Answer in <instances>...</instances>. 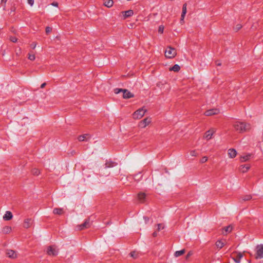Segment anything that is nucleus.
Listing matches in <instances>:
<instances>
[{"label":"nucleus","instance_id":"obj_14","mask_svg":"<svg viewBox=\"0 0 263 263\" xmlns=\"http://www.w3.org/2000/svg\"><path fill=\"white\" fill-rule=\"evenodd\" d=\"M228 154L230 158H234L237 155V152L234 148H230L228 151Z\"/></svg>","mask_w":263,"mask_h":263},{"label":"nucleus","instance_id":"obj_3","mask_svg":"<svg viewBox=\"0 0 263 263\" xmlns=\"http://www.w3.org/2000/svg\"><path fill=\"white\" fill-rule=\"evenodd\" d=\"M177 55V51L175 48H173L171 46L167 47L165 51V56L166 58L168 59H172L175 57Z\"/></svg>","mask_w":263,"mask_h":263},{"label":"nucleus","instance_id":"obj_37","mask_svg":"<svg viewBox=\"0 0 263 263\" xmlns=\"http://www.w3.org/2000/svg\"><path fill=\"white\" fill-rule=\"evenodd\" d=\"M190 155L192 156H197V153L195 151L193 150V151H191L190 152Z\"/></svg>","mask_w":263,"mask_h":263},{"label":"nucleus","instance_id":"obj_2","mask_svg":"<svg viewBox=\"0 0 263 263\" xmlns=\"http://www.w3.org/2000/svg\"><path fill=\"white\" fill-rule=\"evenodd\" d=\"M146 111L143 107L139 108L133 114V118L135 120L140 119L144 116Z\"/></svg>","mask_w":263,"mask_h":263},{"label":"nucleus","instance_id":"obj_47","mask_svg":"<svg viewBox=\"0 0 263 263\" xmlns=\"http://www.w3.org/2000/svg\"><path fill=\"white\" fill-rule=\"evenodd\" d=\"M241 28V26L240 25H237V30L240 29Z\"/></svg>","mask_w":263,"mask_h":263},{"label":"nucleus","instance_id":"obj_20","mask_svg":"<svg viewBox=\"0 0 263 263\" xmlns=\"http://www.w3.org/2000/svg\"><path fill=\"white\" fill-rule=\"evenodd\" d=\"M122 13L124 14V18H126L128 17H130L134 14V12L132 10H129L125 11H123Z\"/></svg>","mask_w":263,"mask_h":263},{"label":"nucleus","instance_id":"obj_9","mask_svg":"<svg viewBox=\"0 0 263 263\" xmlns=\"http://www.w3.org/2000/svg\"><path fill=\"white\" fill-rule=\"evenodd\" d=\"M90 220L89 218H88L85 221V222L83 224L78 225L77 226V228L78 230L81 231L85 229L88 228L90 227Z\"/></svg>","mask_w":263,"mask_h":263},{"label":"nucleus","instance_id":"obj_34","mask_svg":"<svg viewBox=\"0 0 263 263\" xmlns=\"http://www.w3.org/2000/svg\"><path fill=\"white\" fill-rule=\"evenodd\" d=\"M252 198V196L250 195H246L245 196L242 200H244V201H247V200H250Z\"/></svg>","mask_w":263,"mask_h":263},{"label":"nucleus","instance_id":"obj_26","mask_svg":"<svg viewBox=\"0 0 263 263\" xmlns=\"http://www.w3.org/2000/svg\"><path fill=\"white\" fill-rule=\"evenodd\" d=\"M146 195L144 193H140L138 195V198L141 202H143L145 198Z\"/></svg>","mask_w":263,"mask_h":263},{"label":"nucleus","instance_id":"obj_21","mask_svg":"<svg viewBox=\"0 0 263 263\" xmlns=\"http://www.w3.org/2000/svg\"><path fill=\"white\" fill-rule=\"evenodd\" d=\"M2 232L4 234H9L12 231V228L10 226H5L2 229Z\"/></svg>","mask_w":263,"mask_h":263},{"label":"nucleus","instance_id":"obj_45","mask_svg":"<svg viewBox=\"0 0 263 263\" xmlns=\"http://www.w3.org/2000/svg\"><path fill=\"white\" fill-rule=\"evenodd\" d=\"M46 83H43V84H41V88H43L46 86Z\"/></svg>","mask_w":263,"mask_h":263},{"label":"nucleus","instance_id":"obj_17","mask_svg":"<svg viewBox=\"0 0 263 263\" xmlns=\"http://www.w3.org/2000/svg\"><path fill=\"white\" fill-rule=\"evenodd\" d=\"M232 230H233L232 226L229 225L223 229V231L222 232V234L224 235H226L228 233L231 232Z\"/></svg>","mask_w":263,"mask_h":263},{"label":"nucleus","instance_id":"obj_31","mask_svg":"<svg viewBox=\"0 0 263 263\" xmlns=\"http://www.w3.org/2000/svg\"><path fill=\"white\" fill-rule=\"evenodd\" d=\"M164 228V226L163 224L159 223L157 224V230L158 231H160L161 230H163Z\"/></svg>","mask_w":263,"mask_h":263},{"label":"nucleus","instance_id":"obj_15","mask_svg":"<svg viewBox=\"0 0 263 263\" xmlns=\"http://www.w3.org/2000/svg\"><path fill=\"white\" fill-rule=\"evenodd\" d=\"M186 7H187L186 4H184L183 5V7H182V12L181 19H180L181 23H183L184 18L185 15L186 13Z\"/></svg>","mask_w":263,"mask_h":263},{"label":"nucleus","instance_id":"obj_12","mask_svg":"<svg viewBox=\"0 0 263 263\" xmlns=\"http://www.w3.org/2000/svg\"><path fill=\"white\" fill-rule=\"evenodd\" d=\"M219 112V110L218 109H211L206 110L204 112V115L206 116H211L214 115H217Z\"/></svg>","mask_w":263,"mask_h":263},{"label":"nucleus","instance_id":"obj_5","mask_svg":"<svg viewBox=\"0 0 263 263\" xmlns=\"http://www.w3.org/2000/svg\"><path fill=\"white\" fill-rule=\"evenodd\" d=\"M255 258H263V245H259L256 246Z\"/></svg>","mask_w":263,"mask_h":263},{"label":"nucleus","instance_id":"obj_38","mask_svg":"<svg viewBox=\"0 0 263 263\" xmlns=\"http://www.w3.org/2000/svg\"><path fill=\"white\" fill-rule=\"evenodd\" d=\"M51 30H52L51 28H50L49 27H47L46 28V30L45 31H46V33H50L51 31Z\"/></svg>","mask_w":263,"mask_h":263},{"label":"nucleus","instance_id":"obj_13","mask_svg":"<svg viewBox=\"0 0 263 263\" xmlns=\"http://www.w3.org/2000/svg\"><path fill=\"white\" fill-rule=\"evenodd\" d=\"M134 97V95L128 91L127 89L124 90V92L123 93V98L125 99H129L133 98Z\"/></svg>","mask_w":263,"mask_h":263},{"label":"nucleus","instance_id":"obj_49","mask_svg":"<svg viewBox=\"0 0 263 263\" xmlns=\"http://www.w3.org/2000/svg\"><path fill=\"white\" fill-rule=\"evenodd\" d=\"M217 65L218 66H220L221 65V63H218L217 64Z\"/></svg>","mask_w":263,"mask_h":263},{"label":"nucleus","instance_id":"obj_30","mask_svg":"<svg viewBox=\"0 0 263 263\" xmlns=\"http://www.w3.org/2000/svg\"><path fill=\"white\" fill-rule=\"evenodd\" d=\"M124 90L125 89H122V88H115L114 90V92L116 94L119 93L120 92H124Z\"/></svg>","mask_w":263,"mask_h":263},{"label":"nucleus","instance_id":"obj_7","mask_svg":"<svg viewBox=\"0 0 263 263\" xmlns=\"http://www.w3.org/2000/svg\"><path fill=\"white\" fill-rule=\"evenodd\" d=\"M6 254L8 257L12 259H15L17 257V252L11 249L6 250Z\"/></svg>","mask_w":263,"mask_h":263},{"label":"nucleus","instance_id":"obj_36","mask_svg":"<svg viewBox=\"0 0 263 263\" xmlns=\"http://www.w3.org/2000/svg\"><path fill=\"white\" fill-rule=\"evenodd\" d=\"M208 160V157H202L200 160V162L203 163L207 161Z\"/></svg>","mask_w":263,"mask_h":263},{"label":"nucleus","instance_id":"obj_35","mask_svg":"<svg viewBox=\"0 0 263 263\" xmlns=\"http://www.w3.org/2000/svg\"><path fill=\"white\" fill-rule=\"evenodd\" d=\"M164 27L163 25H160L159 27L158 32L160 33H163V31H164Z\"/></svg>","mask_w":263,"mask_h":263},{"label":"nucleus","instance_id":"obj_43","mask_svg":"<svg viewBox=\"0 0 263 263\" xmlns=\"http://www.w3.org/2000/svg\"><path fill=\"white\" fill-rule=\"evenodd\" d=\"M51 5L53 6L57 7H58V5H59L58 3L55 2L52 3Z\"/></svg>","mask_w":263,"mask_h":263},{"label":"nucleus","instance_id":"obj_19","mask_svg":"<svg viewBox=\"0 0 263 263\" xmlns=\"http://www.w3.org/2000/svg\"><path fill=\"white\" fill-rule=\"evenodd\" d=\"M225 244V240L223 241L221 240H218L215 243L216 246L219 249H221L222 248H223Z\"/></svg>","mask_w":263,"mask_h":263},{"label":"nucleus","instance_id":"obj_25","mask_svg":"<svg viewBox=\"0 0 263 263\" xmlns=\"http://www.w3.org/2000/svg\"><path fill=\"white\" fill-rule=\"evenodd\" d=\"M180 67L179 65L175 64L173 67L170 68V71H173L174 72H178L180 70Z\"/></svg>","mask_w":263,"mask_h":263},{"label":"nucleus","instance_id":"obj_50","mask_svg":"<svg viewBox=\"0 0 263 263\" xmlns=\"http://www.w3.org/2000/svg\"><path fill=\"white\" fill-rule=\"evenodd\" d=\"M259 263H263V261H260Z\"/></svg>","mask_w":263,"mask_h":263},{"label":"nucleus","instance_id":"obj_27","mask_svg":"<svg viewBox=\"0 0 263 263\" xmlns=\"http://www.w3.org/2000/svg\"><path fill=\"white\" fill-rule=\"evenodd\" d=\"M185 253V250L184 249H182L181 250H180V251H177L175 252V256L177 257H179L180 256H181L184 253Z\"/></svg>","mask_w":263,"mask_h":263},{"label":"nucleus","instance_id":"obj_46","mask_svg":"<svg viewBox=\"0 0 263 263\" xmlns=\"http://www.w3.org/2000/svg\"><path fill=\"white\" fill-rule=\"evenodd\" d=\"M144 219H145V222H147L149 220V218L148 217H144Z\"/></svg>","mask_w":263,"mask_h":263},{"label":"nucleus","instance_id":"obj_11","mask_svg":"<svg viewBox=\"0 0 263 263\" xmlns=\"http://www.w3.org/2000/svg\"><path fill=\"white\" fill-rule=\"evenodd\" d=\"M233 254L236 255V256L233 257V260L236 263H240L241 259L243 257V255L241 252H235L233 253Z\"/></svg>","mask_w":263,"mask_h":263},{"label":"nucleus","instance_id":"obj_32","mask_svg":"<svg viewBox=\"0 0 263 263\" xmlns=\"http://www.w3.org/2000/svg\"><path fill=\"white\" fill-rule=\"evenodd\" d=\"M130 256L134 258V259H136L138 257V254L136 253L135 251H133L130 252Z\"/></svg>","mask_w":263,"mask_h":263},{"label":"nucleus","instance_id":"obj_28","mask_svg":"<svg viewBox=\"0 0 263 263\" xmlns=\"http://www.w3.org/2000/svg\"><path fill=\"white\" fill-rule=\"evenodd\" d=\"M32 174L34 176H38L40 174V171L36 168H34L32 170Z\"/></svg>","mask_w":263,"mask_h":263},{"label":"nucleus","instance_id":"obj_29","mask_svg":"<svg viewBox=\"0 0 263 263\" xmlns=\"http://www.w3.org/2000/svg\"><path fill=\"white\" fill-rule=\"evenodd\" d=\"M87 136H88V135L85 134V135L80 136L78 137V140L80 141H84L86 139Z\"/></svg>","mask_w":263,"mask_h":263},{"label":"nucleus","instance_id":"obj_4","mask_svg":"<svg viewBox=\"0 0 263 263\" xmlns=\"http://www.w3.org/2000/svg\"><path fill=\"white\" fill-rule=\"evenodd\" d=\"M152 122V119L150 117H146L143 120L140 121L138 123V127L141 128H144L149 125Z\"/></svg>","mask_w":263,"mask_h":263},{"label":"nucleus","instance_id":"obj_44","mask_svg":"<svg viewBox=\"0 0 263 263\" xmlns=\"http://www.w3.org/2000/svg\"><path fill=\"white\" fill-rule=\"evenodd\" d=\"M152 235L154 237H156L157 236L158 233L156 231H155L153 233Z\"/></svg>","mask_w":263,"mask_h":263},{"label":"nucleus","instance_id":"obj_39","mask_svg":"<svg viewBox=\"0 0 263 263\" xmlns=\"http://www.w3.org/2000/svg\"><path fill=\"white\" fill-rule=\"evenodd\" d=\"M28 3L31 6H32L34 4V0H27Z\"/></svg>","mask_w":263,"mask_h":263},{"label":"nucleus","instance_id":"obj_48","mask_svg":"<svg viewBox=\"0 0 263 263\" xmlns=\"http://www.w3.org/2000/svg\"><path fill=\"white\" fill-rule=\"evenodd\" d=\"M7 0H2V3H4V4H6Z\"/></svg>","mask_w":263,"mask_h":263},{"label":"nucleus","instance_id":"obj_8","mask_svg":"<svg viewBox=\"0 0 263 263\" xmlns=\"http://www.w3.org/2000/svg\"><path fill=\"white\" fill-rule=\"evenodd\" d=\"M33 221V219L31 218H25L23 221V227L25 229H28L32 226Z\"/></svg>","mask_w":263,"mask_h":263},{"label":"nucleus","instance_id":"obj_42","mask_svg":"<svg viewBox=\"0 0 263 263\" xmlns=\"http://www.w3.org/2000/svg\"><path fill=\"white\" fill-rule=\"evenodd\" d=\"M36 45H37V44H36V42H33V43H32L31 44V46L32 47V48L33 49H34V48L36 47Z\"/></svg>","mask_w":263,"mask_h":263},{"label":"nucleus","instance_id":"obj_33","mask_svg":"<svg viewBox=\"0 0 263 263\" xmlns=\"http://www.w3.org/2000/svg\"><path fill=\"white\" fill-rule=\"evenodd\" d=\"M28 59L31 61H34L35 59V56L34 54H28Z\"/></svg>","mask_w":263,"mask_h":263},{"label":"nucleus","instance_id":"obj_22","mask_svg":"<svg viewBox=\"0 0 263 263\" xmlns=\"http://www.w3.org/2000/svg\"><path fill=\"white\" fill-rule=\"evenodd\" d=\"M114 2L112 0H104V5L108 8H110L112 6Z\"/></svg>","mask_w":263,"mask_h":263},{"label":"nucleus","instance_id":"obj_40","mask_svg":"<svg viewBox=\"0 0 263 263\" xmlns=\"http://www.w3.org/2000/svg\"><path fill=\"white\" fill-rule=\"evenodd\" d=\"M193 252L192 251L189 252L186 255V259H188L191 255H192Z\"/></svg>","mask_w":263,"mask_h":263},{"label":"nucleus","instance_id":"obj_41","mask_svg":"<svg viewBox=\"0 0 263 263\" xmlns=\"http://www.w3.org/2000/svg\"><path fill=\"white\" fill-rule=\"evenodd\" d=\"M10 40L13 43H15L17 41V39L15 37H11Z\"/></svg>","mask_w":263,"mask_h":263},{"label":"nucleus","instance_id":"obj_23","mask_svg":"<svg viewBox=\"0 0 263 263\" xmlns=\"http://www.w3.org/2000/svg\"><path fill=\"white\" fill-rule=\"evenodd\" d=\"M250 157H251L250 154H248V155H247L243 156H241L240 157V161L241 162H244L247 161L250 159Z\"/></svg>","mask_w":263,"mask_h":263},{"label":"nucleus","instance_id":"obj_24","mask_svg":"<svg viewBox=\"0 0 263 263\" xmlns=\"http://www.w3.org/2000/svg\"><path fill=\"white\" fill-rule=\"evenodd\" d=\"M53 213L54 214L62 215L63 213V209L62 208H55L53 210Z\"/></svg>","mask_w":263,"mask_h":263},{"label":"nucleus","instance_id":"obj_16","mask_svg":"<svg viewBox=\"0 0 263 263\" xmlns=\"http://www.w3.org/2000/svg\"><path fill=\"white\" fill-rule=\"evenodd\" d=\"M13 217L12 213L10 211H6L3 216V219L5 220L8 221L11 220Z\"/></svg>","mask_w":263,"mask_h":263},{"label":"nucleus","instance_id":"obj_6","mask_svg":"<svg viewBox=\"0 0 263 263\" xmlns=\"http://www.w3.org/2000/svg\"><path fill=\"white\" fill-rule=\"evenodd\" d=\"M47 254L50 256H55L58 254V250L55 246H49L47 249Z\"/></svg>","mask_w":263,"mask_h":263},{"label":"nucleus","instance_id":"obj_18","mask_svg":"<svg viewBox=\"0 0 263 263\" xmlns=\"http://www.w3.org/2000/svg\"><path fill=\"white\" fill-rule=\"evenodd\" d=\"M250 168V166L249 165H241L239 167V171L242 173L247 172Z\"/></svg>","mask_w":263,"mask_h":263},{"label":"nucleus","instance_id":"obj_1","mask_svg":"<svg viewBox=\"0 0 263 263\" xmlns=\"http://www.w3.org/2000/svg\"><path fill=\"white\" fill-rule=\"evenodd\" d=\"M235 131L239 133H244L249 132L251 129V125L250 123L237 121L233 124Z\"/></svg>","mask_w":263,"mask_h":263},{"label":"nucleus","instance_id":"obj_10","mask_svg":"<svg viewBox=\"0 0 263 263\" xmlns=\"http://www.w3.org/2000/svg\"><path fill=\"white\" fill-rule=\"evenodd\" d=\"M215 133V130L213 128H211L205 133L203 138L205 139L206 140H209L212 138Z\"/></svg>","mask_w":263,"mask_h":263}]
</instances>
